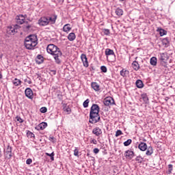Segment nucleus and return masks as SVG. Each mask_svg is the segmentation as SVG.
<instances>
[{"label": "nucleus", "instance_id": "1", "mask_svg": "<svg viewBox=\"0 0 175 175\" xmlns=\"http://www.w3.org/2000/svg\"><path fill=\"white\" fill-rule=\"evenodd\" d=\"M46 51L51 55H53L56 64H61V57H62V52L54 44H50L46 47Z\"/></svg>", "mask_w": 175, "mask_h": 175}, {"label": "nucleus", "instance_id": "2", "mask_svg": "<svg viewBox=\"0 0 175 175\" xmlns=\"http://www.w3.org/2000/svg\"><path fill=\"white\" fill-rule=\"evenodd\" d=\"M100 110V107H99V105L96 104L92 105L90 111V124H96V122H99L100 120V116H99Z\"/></svg>", "mask_w": 175, "mask_h": 175}, {"label": "nucleus", "instance_id": "3", "mask_svg": "<svg viewBox=\"0 0 175 175\" xmlns=\"http://www.w3.org/2000/svg\"><path fill=\"white\" fill-rule=\"evenodd\" d=\"M38 45V36L36 35H30L26 37L25 40V46L27 50H33Z\"/></svg>", "mask_w": 175, "mask_h": 175}, {"label": "nucleus", "instance_id": "4", "mask_svg": "<svg viewBox=\"0 0 175 175\" xmlns=\"http://www.w3.org/2000/svg\"><path fill=\"white\" fill-rule=\"evenodd\" d=\"M57 17V15H53L52 16H42L38 20V23L41 27H46V25H49V24H55Z\"/></svg>", "mask_w": 175, "mask_h": 175}, {"label": "nucleus", "instance_id": "5", "mask_svg": "<svg viewBox=\"0 0 175 175\" xmlns=\"http://www.w3.org/2000/svg\"><path fill=\"white\" fill-rule=\"evenodd\" d=\"M104 105H105V106H111L113 105H116L114 98H113V97H111V96L106 97L104 99Z\"/></svg>", "mask_w": 175, "mask_h": 175}, {"label": "nucleus", "instance_id": "6", "mask_svg": "<svg viewBox=\"0 0 175 175\" xmlns=\"http://www.w3.org/2000/svg\"><path fill=\"white\" fill-rule=\"evenodd\" d=\"M12 147L10 145L8 146L5 150H4V157L5 159H12Z\"/></svg>", "mask_w": 175, "mask_h": 175}, {"label": "nucleus", "instance_id": "7", "mask_svg": "<svg viewBox=\"0 0 175 175\" xmlns=\"http://www.w3.org/2000/svg\"><path fill=\"white\" fill-rule=\"evenodd\" d=\"M25 18H27V14H19L16 17V23L20 25L24 24L25 23Z\"/></svg>", "mask_w": 175, "mask_h": 175}, {"label": "nucleus", "instance_id": "8", "mask_svg": "<svg viewBox=\"0 0 175 175\" xmlns=\"http://www.w3.org/2000/svg\"><path fill=\"white\" fill-rule=\"evenodd\" d=\"M169 59V56L166 53H160V61L161 62L162 65L164 64V66L166 65V62L165 61H167Z\"/></svg>", "mask_w": 175, "mask_h": 175}, {"label": "nucleus", "instance_id": "9", "mask_svg": "<svg viewBox=\"0 0 175 175\" xmlns=\"http://www.w3.org/2000/svg\"><path fill=\"white\" fill-rule=\"evenodd\" d=\"M25 94L27 98H29V99H33V92H32V90L29 88H27L25 90Z\"/></svg>", "mask_w": 175, "mask_h": 175}, {"label": "nucleus", "instance_id": "10", "mask_svg": "<svg viewBox=\"0 0 175 175\" xmlns=\"http://www.w3.org/2000/svg\"><path fill=\"white\" fill-rule=\"evenodd\" d=\"M47 128V122H42L35 127L36 131H43Z\"/></svg>", "mask_w": 175, "mask_h": 175}, {"label": "nucleus", "instance_id": "11", "mask_svg": "<svg viewBox=\"0 0 175 175\" xmlns=\"http://www.w3.org/2000/svg\"><path fill=\"white\" fill-rule=\"evenodd\" d=\"M17 32V28L14 27V26H10L7 28V33L8 35H14Z\"/></svg>", "mask_w": 175, "mask_h": 175}, {"label": "nucleus", "instance_id": "12", "mask_svg": "<svg viewBox=\"0 0 175 175\" xmlns=\"http://www.w3.org/2000/svg\"><path fill=\"white\" fill-rule=\"evenodd\" d=\"M81 59L83 64V66H85V68H88L89 64L88 59H87V55H85V54H81Z\"/></svg>", "mask_w": 175, "mask_h": 175}, {"label": "nucleus", "instance_id": "13", "mask_svg": "<svg viewBox=\"0 0 175 175\" xmlns=\"http://www.w3.org/2000/svg\"><path fill=\"white\" fill-rule=\"evenodd\" d=\"M124 157H126V158L127 159H132V158H133V157H135V152H133V151L132 150H126L125 153H124Z\"/></svg>", "mask_w": 175, "mask_h": 175}, {"label": "nucleus", "instance_id": "14", "mask_svg": "<svg viewBox=\"0 0 175 175\" xmlns=\"http://www.w3.org/2000/svg\"><path fill=\"white\" fill-rule=\"evenodd\" d=\"M92 133L93 135H95V136L99 137L100 135H102V129H100L99 127H96L93 129Z\"/></svg>", "mask_w": 175, "mask_h": 175}, {"label": "nucleus", "instance_id": "15", "mask_svg": "<svg viewBox=\"0 0 175 175\" xmlns=\"http://www.w3.org/2000/svg\"><path fill=\"white\" fill-rule=\"evenodd\" d=\"M91 87L96 92H98V91H100V86L96 82H92Z\"/></svg>", "mask_w": 175, "mask_h": 175}, {"label": "nucleus", "instance_id": "16", "mask_svg": "<svg viewBox=\"0 0 175 175\" xmlns=\"http://www.w3.org/2000/svg\"><path fill=\"white\" fill-rule=\"evenodd\" d=\"M12 83L14 87H19L21 84H23V81L21 80L15 78L14 80L12 81Z\"/></svg>", "mask_w": 175, "mask_h": 175}, {"label": "nucleus", "instance_id": "17", "mask_svg": "<svg viewBox=\"0 0 175 175\" xmlns=\"http://www.w3.org/2000/svg\"><path fill=\"white\" fill-rule=\"evenodd\" d=\"M138 148L141 150V151H146L148 148L147 146V144L144 143V142H141L139 145H138Z\"/></svg>", "mask_w": 175, "mask_h": 175}, {"label": "nucleus", "instance_id": "18", "mask_svg": "<svg viewBox=\"0 0 175 175\" xmlns=\"http://www.w3.org/2000/svg\"><path fill=\"white\" fill-rule=\"evenodd\" d=\"M132 67L134 70H138L139 69H140V65H139V62H137V61L133 62Z\"/></svg>", "mask_w": 175, "mask_h": 175}, {"label": "nucleus", "instance_id": "19", "mask_svg": "<svg viewBox=\"0 0 175 175\" xmlns=\"http://www.w3.org/2000/svg\"><path fill=\"white\" fill-rule=\"evenodd\" d=\"M71 29H72V27H70V24H66V25L63 27V31H64V32H66L67 33H68V32H69Z\"/></svg>", "mask_w": 175, "mask_h": 175}, {"label": "nucleus", "instance_id": "20", "mask_svg": "<svg viewBox=\"0 0 175 175\" xmlns=\"http://www.w3.org/2000/svg\"><path fill=\"white\" fill-rule=\"evenodd\" d=\"M115 13L116 15L118 16V17H121V16L124 14V11L122 10V9L118 8L115 11Z\"/></svg>", "mask_w": 175, "mask_h": 175}, {"label": "nucleus", "instance_id": "21", "mask_svg": "<svg viewBox=\"0 0 175 175\" xmlns=\"http://www.w3.org/2000/svg\"><path fill=\"white\" fill-rule=\"evenodd\" d=\"M68 39L70 42H73L76 39V34L75 33H70L68 36Z\"/></svg>", "mask_w": 175, "mask_h": 175}, {"label": "nucleus", "instance_id": "22", "mask_svg": "<svg viewBox=\"0 0 175 175\" xmlns=\"http://www.w3.org/2000/svg\"><path fill=\"white\" fill-rule=\"evenodd\" d=\"M135 84L137 88H143V87H144V84H143V81H142V80L140 79L137 80Z\"/></svg>", "mask_w": 175, "mask_h": 175}, {"label": "nucleus", "instance_id": "23", "mask_svg": "<svg viewBox=\"0 0 175 175\" xmlns=\"http://www.w3.org/2000/svg\"><path fill=\"white\" fill-rule=\"evenodd\" d=\"M105 55L109 56V55H116L114 54V51L110 49H105Z\"/></svg>", "mask_w": 175, "mask_h": 175}, {"label": "nucleus", "instance_id": "24", "mask_svg": "<svg viewBox=\"0 0 175 175\" xmlns=\"http://www.w3.org/2000/svg\"><path fill=\"white\" fill-rule=\"evenodd\" d=\"M146 150H147L146 154L148 156L152 155V154L154 153V150L152 149V146L148 147Z\"/></svg>", "mask_w": 175, "mask_h": 175}, {"label": "nucleus", "instance_id": "25", "mask_svg": "<svg viewBox=\"0 0 175 175\" xmlns=\"http://www.w3.org/2000/svg\"><path fill=\"white\" fill-rule=\"evenodd\" d=\"M157 32H159L160 36H163L164 35H166V33H167V32L165 31V29L161 27L157 28Z\"/></svg>", "mask_w": 175, "mask_h": 175}, {"label": "nucleus", "instance_id": "26", "mask_svg": "<svg viewBox=\"0 0 175 175\" xmlns=\"http://www.w3.org/2000/svg\"><path fill=\"white\" fill-rule=\"evenodd\" d=\"M126 75H129V71L128 70L123 68L120 70V76H122V77H126Z\"/></svg>", "mask_w": 175, "mask_h": 175}, {"label": "nucleus", "instance_id": "27", "mask_svg": "<svg viewBox=\"0 0 175 175\" xmlns=\"http://www.w3.org/2000/svg\"><path fill=\"white\" fill-rule=\"evenodd\" d=\"M36 62L37 64H42L43 62V56L42 55H38Z\"/></svg>", "mask_w": 175, "mask_h": 175}, {"label": "nucleus", "instance_id": "28", "mask_svg": "<svg viewBox=\"0 0 175 175\" xmlns=\"http://www.w3.org/2000/svg\"><path fill=\"white\" fill-rule=\"evenodd\" d=\"M141 96L145 103H148V97L147 96V94H142Z\"/></svg>", "mask_w": 175, "mask_h": 175}, {"label": "nucleus", "instance_id": "29", "mask_svg": "<svg viewBox=\"0 0 175 175\" xmlns=\"http://www.w3.org/2000/svg\"><path fill=\"white\" fill-rule=\"evenodd\" d=\"M150 64H152L153 66H157V58L155 57H152L150 59Z\"/></svg>", "mask_w": 175, "mask_h": 175}, {"label": "nucleus", "instance_id": "30", "mask_svg": "<svg viewBox=\"0 0 175 175\" xmlns=\"http://www.w3.org/2000/svg\"><path fill=\"white\" fill-rule=\"evenodd\" d=\"M162 43L163 46H169V39H167V38L163 39Z\"/></svg>", "mask_w": 175, "mask_h": 175}, {"label": "nucleus", "instance_id": "31", "mask_svg": "<svg viewBox=\"0 0 175 175\" xmlns=\"http://www.w3.org/2000/svg\"><path fill=\"white\" fill-rule=\"evenodd\" d=\"M132 143V139H127L126 142H124V146L125 147H128Z\"/></svg>", "mask_w": 175, "mask_h": 175}, {"label": "nucleus", "instance_id": "32", "mask_svg": "<svg viewBox=\"0 0 175 175\" xmlns=\"http://www.w3.org/2000/svg\"><path fill=\"white\" fill-rule=\"evenodd\" d=\"M90 103V99H86L84 102H83V107H85V108H87V107H88V104Z\"/></svg>", "mask_w": 175, "mask_h": 175}, {"label": "nucleus", "instance_id": "33", "mask_svg": "<svg viewBox=\"0 0 175 175\" xmlns=\"http://www.w3.org/2000/svg\"><path fill=\"white\" fill-rule=\"evenodd\" d=\"M135 161L138 162V163H142V162H143V158L140 156H138L135 158Z\"/></svg>", "mask_w": 175, "mask_h": 175}, {"label": "nucleus", "instance_id": "34", "mask_svg": "<svg viewBox=\"0 0 175 175\" xmlns=\"http://www.w3.org/2000/svg\"><path fill=\"white\" fill-rule=\"evenodd\" d=\"M46 155H47V157H50L51 161H54V152H53L52 153L49 154V153H46Z\"/></svg>", "mask_w": 175, "mask_h": 175}, {"label": "nucleus", "instance_id": "35", "mask_svg": "<svg viewBox=\"0 0 175 175\" xmlns=\"http://www.w3.org/2000/svg\"><path fill=\"white\" fill-rule=\"evenodd\" d=\"M173 170V165L169 164L168 165V174H170Z\"/></svg>", "mask_w": 175, "mask_h": 175}, {"label": "nucleus", "instance_id": "36", "mask_svg": "<svg viewBox=\"0 0 175 175\" xmlns=\"http://www.w3.org/2000/svg\"><path fill=\"white\" fill-rule=\"evenodd\" d=\"M121 135H122V131L121 130H118L116 132V137H118V136H121Z\"/></svg>", "mask_w": 175, "mask_h": 175}, {"label": "nucleus", "instance_id": "37", "mask_svg": "<svg viewBox=\"0 0 175 175\" xmlns=\"http://www.w3.org/2000/svg\"><path fill=\"white\" fill-rule=\"evenodd\" d=\"M40 113H46L47 112V108L46 107H42L40 109Z\"/></svg>", "mask_w": 175, "mask_h": 175}, {"label": "nucleus", "instance_id": "38", "mask_svg": "<svg viewBox=\"0 0 175 175\" xmlns=\"http://www.w3.org/2000/svg\"><path fill=\"white\" fill-rule=\"evenodd\" d=\"M100 70L102 72H103V73H106L107 72V68H106L105 66H102L100 67Z\"/></svg>", "mask_w": 175, "mask_h": 175}, {"label": "nucleus", "instance_id": "39", "mask_svg": "<svg viewBox=\"0 0 175 175\" xmlns=\"http://www.w3.org/2000/svg\"><path fill=\"white\" fill-rule=\"evenodd\" d=\"M74 155L75 157H79V149L77 148H75L74 150Z\"/></svg>", "mask_w": 175, "mask_h": 175}, {"label": "nucleus", "instance_id": "40", "mask_svg": "<svg viewBox=\"0 0 175 175\" xmlns=\"http://www.w3.org/2000/svg\"><path fill=\"white\" fill-rule=\"evenodd\" d=\"M16 120L18 122H21V123L24 122V120H23V119L20 116H16Z\"/></svg>", "mask_w": 175, "mask_h": 175}, {"label": "nucleus", "instance_id": "41", "mask_svg": "<svg viewBox=\"0 0 175 175\" xmlns=\"http://www.w3.org/2000/svg\"><path fill=\"white\" fill-rule=\"evenodd\" d=\"M104 33L105 35H110V30L109 29H105Z\"/></svg>", "mask_w": 175, "mask_h": 175}, {"label": "nucleus", "instance_id": "42", "mask_svg": "<svg viewBox=\"0 0 175 175\" xmlns=\"http://www.w3.org/2000/svg\"><path fill=\"white\" fill-rule=\"evenodd\" d=\"M27 165H31L32 163V159H27L26 161Z\"/></svg>", "mask_w": 175, "mask_h": 175}, {"label": "nucleus", "instance_id": "43", "mask_svg": "<svg viewBox=\"0 0 175 175\" xmlns=\"http://www.w3.org/2000/svg\"><path fill=\"white\" fill-rule=\"evenodd\" d=\"M64 111H66L67 113H70L71 109L70 107L64 108Z\"/></svg>", "mask_w": 175, "mask_h": 175}, {"label": "nucleus", "instance_id": "44", "mask_svg": "<svg viewBox=\"0 0 175 175\" xmlns=\"http://www.w3.org/2000/svg\"><path fill=\"white\" fill-rule=\"evenodd\" d=\"M49 140H50V142H52V143H54V140H55V138L54 137L50 136Z\"/></svg>", "mask_w": 175, "mask_h": 175}, {"label": "nucleus", "instance_id": "45", "mask_svg": "<svg viewBox=\"0 0 175 175\" xmlns=\"http://www.w3.org/2000/svg\"><path fill=\"white\" fill-rule=\"evenodd\" d=\"M90 143H92V144H97L98 142L96 141V139H94L90 141Z\"/></svg>", "mask_w": 175, "mask_h": 175}, {"label": "nucleus", "instance_id": "46", "mask_svg": "<svg viewBox=\"0 0 175 175\" xmlns=\"http://www.w3.org/2000/svg\"><path fill=\"white\" fill-rule=\"evenodd\" d=\"M93 152H94V154H98L99 152V149L97 148H95L94 150H93Z\"/></svg>", "mask_w": 175, "mask_h": 175}, {"label": "nucleus", "instance_id": "47", "mask_svg": "<svg viewBox=\"0 0 175 175\" xmlns=\"http://www.w3.org/2000/svg\"><path fill=\"white\" fill-rule=\"evenodd\" d=\"M29 135L31 137H35V134H33V133H31V131H29Z\"/></svg>", "mask_w": 175, "mask_h": 175}, {"label": "nucleus", "instance_id": "48", "mask_svg": "<svg viewBox=\"0 0 175 175\" xmlns=\"http://www.w3.org/2000/svg\"><path fill=\"white\" fill-rule=\"evenodd\" d=\"M31 27H32L31 25H27L26 26V29H31Z\"/></svg>", "mask_w": 175, "mask_h": 175}, {"label": "nucleus", "instance_id": "49", "mask_svg": "<svg viewBox=\"0 0 175 175\" xmlns=\"http://www.w3.org/2000/svg\"><path fill=\"white\" fill-rule=\"evenodd\" d=\"M51 72L52 75H56L57 74V71H55L54 70H51Z\"/></svg>", "mask_w": 175, "mask_h": 175}, {"label": "nucleus", "instance_id": "50", "mask_svg": "<svg viewBox=\"0 0 175 175\" xmlns=\"http://www.w3.org/2000/svg\"><path fill=\"white\" fill-rule=\"evenodd\" d=\"M0 158H2V150L0 148Z\"/></svg>", "mask_w": 175, "mask_h": 175}, {"label": "nucleus", "instance_id": "51", "mask_svg": "<svg viewBox=\"0 0 175 175\" xmlns=\"http://www.w3.org/2000/svg\"><path fill=\"white\" fill-rule=\"evenodd\" d=\"M3 76H2V72L0 71V79H2Z\"/></svg>", "mask_w": 175, "mask_h": 175}, {"label": "nucleus", "instance_id": "52", "mask_svg": "<svg viewBox=\"0 0 175 175\" xmlns=\"http://www.w3.org/2000/svg\"><path fill=\"white\" fill-rule=\"evenodd\" d=\"M57 1H59V2H61V0H57Z\"/></svg>", "mask_w": 175, "mask_h": 175}, {"label": "nucleus", "instance_id": "53", "mask_svg": "<svg viewBox=\"0 0 175 175\" xmlns=\"http://www.w3.org/2000/svg\"><path fill=\"white\" fill-rule=\"evenodd\" d=\"M0 100H1V96H0Z\"/></svg>", "mask_w": 175, "mask_h": 175}]
</instances>
